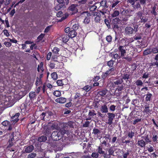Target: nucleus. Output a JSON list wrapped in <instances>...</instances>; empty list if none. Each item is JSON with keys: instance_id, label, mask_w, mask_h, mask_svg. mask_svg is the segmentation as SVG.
Wrapping results in <instances>:
<instances>
[{"instance_id": "1", "label": "nucleus", "mask_w": 158, "mask_h": 158, "mask_svg": "<svg viewBox=\"0 0 158 158\" xmlns=\"http://www.w3.org/2000/svg\"><path fill=\"white\" fill-rule=\"evenodd\" d=\"M66 134V130L60 128L57 131H54L52 134L51 137L54 141H57L60 139Z\"/></svg>"}, {"instance_id": "2", "label": "nucleus", "mask_w": 158, "mask_h": 158, "mask_svg": "<svg viewBox=\"0 0 158 158\" xmlns=\"http://www.w3.org/2000/svg\"><path fill=\"white\" fill-rule=\"evenodd\" d=\"M148 19L144 16V14L142 11H139L136 13V16L135 20L138 23H145L147 22Z\"/></svg>"}, {"instance_id": "3", "label": "nucleus", "mask_w": 158, "mask_h": 158, "mask_svg": "<svg viewBox=\"0 0 158 158\" xmlns=\"http://www.w3.org/2000/svg\"><path fill=\"white\" fill-rule=\"evenodd\" d=\"M138 26L135 25L134 29L131 27H127L125 28L124 33L126 35L130 36L132 35L134 31L135 32L138 31Z\"/></svg>"}, {"instance_id": "4", "label": "nucleus", "mask_w": 158, "mask_h": 158, "mask_svg": "<svg viewBox=\"0 0 158 158\" xmlns=\"http://www.w3.org/2000/svg\"><path fill=\"white\" fill-rule=\"evenodd\" d=\"M78 5L77 4H71L67 9V12L69 14L73 15L77 13L78 12V9L77 8Z\"/></svg>"}, {"instance_id": "5", "label": "nucleus", "mask_w": 158, "mask_h": 158, "mask_svg": "<svg viewBox=\"0 0 158 158\" xmlns=\"http://www.w3.org/2000/svg\"><path fill=\"white\" fill-rule=\"evenodd\" d=\"M114 148L111 147L106 149V152L103 155L104 158H111V156H114Z\"/></svg>"}, {"instance_id": "6", "label": "nucleus", "mask_w": 158, "mask_h": 158, "mask_svg": "<svg viewBox=\"0 0 158 158\" xmlns=\"http://www.w3.org/2000/svg\"><path fill=\"white\" fill-rule=\"evenodd\" d=\"M152 111V109L151 107L149 106V104L146 103L144 107V110L143 112V113L150 115L151 114Z\"/></svg>"}, {"instance_id": "7", "label": "nucleus", "mask_w": 158, "mask_h": 158, "mask_svg": "<svg viewBox=\"0 0 158 158\" xmlns=\"http://www.w3.org/2000/svg\"><path fill=\"white\" fill-rule=\"evenodd\" d=\"M73 123L71 121L67 123L64 124L63 127H61V128L66 130V133H68L69 131V127L71 128L73 127Z\"/></svg>"}, {"instance_id": "8", "label": "nucleus", "mask_w": 158, "mask_h": 158, "mask_svg": "<svg viewBox=\"0 0 158 158\" xmlns=\"http://www.w3.org/2000/svg\"><path fill=\"white\" fill-rule=\"evenodd\" d=\"M107 114L108 115V119L107 123L109 125H111L113 123V121L115 117V115L113 113H108Z\"/></svg>"}, {"instance_id": "9", "label": "nucleus", "mask_w": 158, "mask_h": 158, "mask_svg": "<svg viewBox=\"0 0 158 158\" xmlns=\"http://www.w3.org/2000/svg\"><path fill=\"white\" fill-rule=\"evenodd\" d=\"M96 115V113L94 110H89L88 114V117L85 119L86 120H90L92 118H94V117Z\"/></svg>"}, {"instance_id": "10", "label": "nucleus", "mask_w": 158, "mask_h": 158, "mask_svg": "<svg viewBox=\"0 0 158 158\" xmlns=\"http://www.w3.org/2000/svg\"><path fill=\"white\" fill-rule=\"evenodd\" d=\"M2 124L4 127H8V128H7V131H10L12 130V125L10 122L7 120L4 121L2 123Z\"/></svg>"}, {"instance_id": "11", "label": "nucleus", "mask_w": 158, "mask_h": 158, "mask_svg": "<svg viewBox=\"0 0 158 158\" xmlns=\"http://www.w3.org/2000/svg\"><path fill=\"white\" fill-rule=\"evenodd\" d=\"M128 44H127L126 43L124 46H121L119 45L118 47V49L120 52V56L121 57H123L125 56V54L126 53V51L124 49V47L126 46V45H127Z\"/></svg>"}, {"instance_id": "12", "label": "nucleus", "mask_w": 158, "mask_h": 158, "mask_svg": "<svg viewBox=\"0 0 158 158\" xmlns=\"http://www.w3.org/2000/svg\"><path fill=\"white\" fill-rule=\"evenodd\" d=\"M123 82V79L121 78H117L113 81L112 84L113 85L116 86L122 85Z\"/></svg>"}, {"instance_id": "13", "label": "nucleus", "mask_w": 158, "mask_h": 158, "mask_svg": "<svg viewBox=\"0 0 158 158\" xmlns=\"http://www.w3.org/2000/svg\"><path fill=\"white\" fill-rule=\"evenodd\" d=\"M136 145L141 148H144L146 145V142L143 139H139L136 143Z\"/></svg>"}, {"instance_id": "14", "label": "nucleus", "mask_w": 158, "mask_h": 158, "mask_svg": "<svg viewBox=\"0 0 158 158\" xmlns=\"http://www.w3.org/2000/svg\"><path fill=\"white\" fill-rule=\"evenodd\" d=\"M24 148H25V152L27 153L31 152L34 149V147L32 145L25 146Z\"/></svg>"}, {"instance_id": "15", "label": "nucleus", "mask_w": 158, "mask_h": 158, "mask_svg": "<svg viewBox=\"0 0 158 158\" xmlns=\"http://www.w3.org/2000/svg\"><path fill=\"white\" fill-rule=\"evenodd\" d=\"M20 115V113L19 112L16 113L14 115L11 117V119L14 122L16 123L19 120L18 118Z\"/></svg>"}, {"instance_id": "16", "label": "nucleus", "mask_w": 158, "mask_h": 158, "mask_svg": "<svg viewBox=\"0 0 158 158\" xmlns=\"http://www.w3.org/2000/svg\"><path fill=\"white\" fill-rule=\"evenodd\" d=\"M97 92L98 95H99L101 96L104 97L106 94L107 93V90L105 89H100L98 90Z\"/></svg>"}, {"instance_id": "17", "label": "nucleus", "mask_w": 158, "mask_h": 158, "mask_svg": "<svg viewBox=\"0 0 158 158\" xmlns=\"http://www.w3.org/2000/svg\"><path fill=\"white\" fill-rule=\"evenodd\" d=\"M55 101L57 103L63 104L66 102V99L65 98L61 97L56 99Z\"/></svg>"}, {"instance_id": "18", "label": "nucleus", "mask_w": 158, "mask_h": 158, "mask_svg": "<svg viewBox=\"0 0 158 158\" xmlns=\"http://www.w3.org/2000/svg\"><path fill=\"white\" fill-rule=\"evenodd\" d=\"M27 102L23 103L21 105L20 108L23 112L25 113L27 112Z\"/></svg>"}, {"instance_id": "19", "label": "nucleus", "mask_w": 158, "mask_h": 158, "mask_svg": "<svg viewBox=\"0 0 158 158\" xmlns=\"http://www.w3.org/2000/svg\"><path fill=\"white\" fill-rule=\"evenodd\" d=\"M100 111L102 113H106L108 112V108L107 106L105 104L102 105L100 109Z\"/></svg>"}, {"instance_id": "20", "label": "nucleus", "mask_w": 158, "mask_h": 158, "mask_svg": "<svg viewBox=\"0 0 158 158\" xmlns=\"http://www.w3.org/2000/svg\"><path fill=\"white\" fill-rule=\"evenodd\" d=\"M43 134L46 137L47 136L48 137H51L52 133L51 129L48 128L44 131Z\"/></svg>"}, {"instance_id": "21", "label": "nucleus", "mask_w": 158, "mask_h": 158, "mask_svg": "<svg viewBox=\"0 0 158 158\" xmlns=\"http://www.w3.org/2000/svg\"><path fill=\"white\" fill-rule=\"evenodd\" d=\"M82 96L80 93L77 92L76 93L74 98L75 100H77V103H80L79 99L82 97Z\"/></svg>"}, {"instance_id": "22", "label": "nucleus", "mask_w": 158, "mask_h": 158, "mask_svg": "<svg viewBox=\"0 0 158 158\" xmlns=\"http://www.w3.org/2000/svg\"><path fill=\"white\" fill-rule=\"evenodd\" d=\"M77 33L74 30H71L69 33V36L71 38H73L76 36Z\"/></svg>"}, {"instance_id": "23", "label": "nucleus", "mask_w": 158, "mask_h": 158, "mask_svg": "<svg viewBox=\"0 0 158 158\" xmlns=\"http://www.w3.org/2000/svg\"><path fill=\"white\" fill-rule=\"evenodd\" d=\"M69 37L68 35H63L62 36L61 38L62 40L64 43H66L69 40Z\"/></svg>"}, {"instance_id": "24", "label": "nucleus", "mask_w": 158, "mask_h": 158, "mask_svg": "<svg viewBox=\"0 0 158 158\" xmlns=\"http://www.w3.org/2000/svg\"><path fill=\"white\" fill-rule=\"evenodd\" d=\"M97 152L100 154H103L105 153V152L103 150L102 146L100 145L98 147V148L97 149Z\"/></svg>"}, {"instance_id": "25", "label": "nucleus", "mask_w": 158, "mask_h": 158, "mask_svg": "<svg viewBox=\"0 0 158 158\" xmlns=\"http://www.w3.org/2000/svg\"><path fill=\"white\" fill-rule=\"evenodd\" d=\"M129 75L127 74V73L126 74H125L123 75V76L122 78H121V79H123V80L124 79L125 80H126V82H127L128 81L129 83L131 82V80H129L128 79H129Z\"/></svg>"}, {"instance_id": "26", "label": "nucleus", "mask_w": 158, "mask_h": 158, "mask_svg": "<svg viewBox=\"0 0 158 158\" xmlns=\"http://www.w3.org/2000/svg\"><path fill=\"white\" fill-rule=\"evenodd\" d=\"M29 95L30 99L34 100L36 97V94L35 92H31L29 93Z\"/></svg>"}, {"instance_id": "27", "label": "nucleus", "mask_w": 158, "mask_h": 158, "mask_svg": "<svg viewBox=\"0 0 158 158\" xmlns=\"http://www.w3.org/2000/svg\"><path fill=\"white\" fill-rule=\"evenodd\" d=\"M107 71L109 72L108 73L109 75H112L115 73L116 69L114 68L113 67L110 68Z\"/></svg>"}, {"instance_id": "28", "label": "nucleus", "mask_w": 158, "mask_h": 158, "mask_svg": "<svg viewBox=\"0 0 158 158\" xmlns=\"http://www.w3.org/2000/svg\"><path fill=\"white\" fill-rule=\"evenodd\" d=\"M101 132L100 130L98 128H94L93 130L92 134L94 135H98L100 134Z\"/></svg>"}, {"instance_id": "29", "label": "nucleus", "mask_w": 158, "mask_h": 158, "mask_svg": "<svg viewBox=\"0 0 158 158\" xmlns=\"http://www.w3.org/2000/svg\"><path fill=\"white\" fill-rule=\"evenodd\" d=\"M47 139V137L45 135H42L38 138V141L40 142H45Z\"/></svg>"}, {"instance_id": "30", "label": "nucleus", "mask_w": 158, "mask_h": 158, "mask_svg": "<svg viewBox=\"0 0 158 158\" xmlns=\"http://www.w3.org/2000/svg\"><path fill=\"white\" fill-rule=\"evenodd\" d=\"M133 8L135 10L138 9L139 8H141V5L139 2H136L135 4H134L133 5H132Z\"/></svg>"}, {"instance_id": "31", "label": "nucleus", "mask_w": 158, "mask_h": 158, "mask_svg": "<svg viewBox=\"0 0 158 158\" xmlns=\"http://www.w3.org/2000/svg\"><path fill=\"white\" fill-rule=\"evenodd\" d=\"M119 24H113L112 27L114 31H118L119 28L120 26L118 25Z\"/></svg>"}, {"instance_id": "32", "label": "nucleus", "mask_w": 158, "mask_h": 158, "mask_svg": "<svg viewBox=\"0 0 158 158\" xmlns=\"http://www.w3.org/2000/svg\"><path fill=\"white\" fill-rule=\"evenodd\" d=\"M107 10V9L102 8V10H99V11L100 12L101 14H102L101 15H102V16L104 17L105 16H104L105 15V14L106 13Z\"/></svg>"}, {"instance_id": "33", "label": "nucleus", "mask_w": 158, "mask_h": 158, "mask_svg": "<svg viewBox=\"0 0 158 158\" xmlns=\"http://www.w3.org/2000/svg\"><path fill=\"white\" fill-rule=\"evenodd\" d=\"M151 51V49L150 48L145 50L143 52V55L145 56L151 54V53H152V51Z\"/></svg>"}, {"instance_id": "34", "label": "nucleus", "mask_w": 158, "mask_h": 158, "mask_svg": "<svg viewBox=\"0 0 158 158\" xmlns=\"http://www.w3.org/2000/svg\"><path fill=\"white\" fill-rule=\"evenodd\" d=\"M42 83V81L41 78L37 77L36 78V81L35 84L36 86H39Z\"/></svg>"}, {"instance_id": "35", "label": "nucleus", "mask_w": 158, "mask_h": 158, "mask_svg": "<svg viewBox=\"0 0 158 158\" xmlns=\"http://www.w3.org/2000/svg\"><path fill=\"white\" fill-rule=\"evenodd\" d=\"M54 95L56 97H59L61 95V92L59 90H56L53 93Z\"/></svg>"}, {"instance_id": "36", "label": "nucleus", "mask_w": 158, "mask_h": 158, "mask_svg": "<svg viewBox=\"0 0 158 158\" xmlns=\"http://www.w3.org/2000/svg\"><path fill=\"white\" fill-rule=\"evenodd\" d=\"M97 8V6L95 5H90L89 6V10L91 12L95 11Z\"/></svg>"}, {"instance_id": "37", "label": "nucleus", "mask_w": 158, "mask_h": 158, "mask_svg": "<svg viewBox=\"0 0 158 158\" xmlns=\"http://www.w3.org/2000/svg\"><path fill=\"white\" fill-rule=\"evenodd\" d=\"M88 14H90L89 13H88L87 16L85 17V19L84 20V22L86 24H88L90 21V18L89 17V16L88 15Z\"/></svg>"}, {"instance_id": "38", "label": "nucleus", "mask_w": 158, "mask_h": 158, "mask_svg": "<svg viewBox=\"0 0 158 158\" xmlns=\"http://www.w3.org/2000/svg\"><path fill=\"white\" fill-rule=\"evenodd\" d=\"M52 78L53 80H56L58 78L57 75L56 73L53 72L51 74Z\"/></svg>"}, {"instance_id": "39", "label": "nucleus", "mask_w": 158, "mask_h": 158, "mask_svg": "<svg viewBox=\"0 0 158 158\" xmlns=\"http://www.w3.org/2000/svg\"><path fill=\"white\" fill-rule=\"evenodd\" d=\"M152 95L151 94L148 93L146 94V97L145 98V101L147 102L150 101Z\"/></svg>"}, {"instance_id": "40", "label": "nucleus", "mask_w": 158, "mask_h": 158, "mask_svg": "<svg viewBox=\"0 0 158 158\" xmlns=\"http://www.w3.org/2000/svg\"><path fill=\"white\" fill-rule=\"evenodd\" d=\"M117 87L116 88V90L120 91L122 90L123 89L124 86L123 84H122L119 86H116Z\"/></svg>"}, {"instance_id": "41", "label": "nucleus", "mask_w": 158, "mask_h": 158, "mask_svg": "<svg viewBox=\"0 0 158 158\" xmlns=\"http://www.w3.org/2000/svg\"><path fill=\"white\" fill-rule=\"evenodd\" d=\"M119 14V12L118 10H115L111 15L112 17H115L118 16Z\"/></svg>"}, {"instance_id": "42", "label": "nucleus", "mask_w": 158, "mask_h": 158, "mask_svg": "<svg viewBox=\"0 0 158 158\" xmlns=\"http://www.w3.org/2000/svg\"><path fill=\"white\" fill-rule=\"evenodd\" d=\"M156 6H154L153 7L152 9L151 12V13L153 15L155 16H156L157 15V12H156Z\"/></svg>"}, {"instance_id": "43", "label": "nucleus", "mask_w": 158, "mask_h": 158, "mask_svg": "<svg viewBox=\"0 0 158 158\" xmlns=\"http://www.w3.org/2000/svg\"><path fill=\"white\" fill-rule=\"evenodd\" d=\"M135 135V133L133 132L131 130L128 133V136L129 138L132 139Z\"/></svg>"}, {"instance_id": "44", "label": "nucleus", "mask_w": 158, "mask_h": 158, "mask_svg": "<svg viewBox=\"0 0 158 158\" xmlns=\"http://www.w3.org/2000/svg\"><path fill=\"white\" fill-rule=\"evenodd\" d=\"M120 22V19L118 18H116L113 20L112 24H119Z\"/></svg>"}, {"instance_id": "45", "label": "nucleus", "mask_w": 158, "mask_h": 158, "mask_svg": "<svg viewBox=\"0 0 158 158\" xmlns=\"http://www.w3.org/2000/svg\"><path fill=\"white\" fill-rule=\"evenodd\" d=\"M141 138H144V139L145 140V142H146V144L148 143H149L151 142L150 140L149 139V137L148 135H147L145 137L142 136Z\"/></svg>"}, {"instance_id": "46", "label": "nucleus", "mask_w": 158, "mask_h": 158, "mask_svg": "<svg viewBox=\"0 0 158 158\" xmlns=\"http://www.w3.org/2000/svg\"><path fill=\"white\" fill-rule=\"evenodd\" d=\"M108 72L106 71L104 73H103L102 75V78L104 80L105 79L109 74Z\"/></svg>"}, {"instance_id": "47", "label": "nucleus", "mask_w": 158, "mask_h": 158, "mask_svg": "<svg viewBox=\"0 0 158 158\" xmlns=\"http://www.w3.org/2000/svg\"><path fill=\"white\" fill-rule=\"evenodd\" d=\"M59 51L60 49L59 48L57 47H54L52 51L53 53H55V54H59L58 52Z\"/></svg>"}, {"instance_id": "48", "label": "nucleus", "mask_w": 158, "mask_h": 158, "mask_svg": "<svg viewBox=\"0 0 158 158\" xmlns=\"http://www.w3.org/2000/svg\"><path fill=\"white\" fill-rule=\"evenodd\" d=\"M64 6V5H63L62 4H60L57 5L55 6V9L56 10H60L61 8L63 6Z\"/></svg>"}, {"instance_id": "49", "label": "nucleus", "mask_w": 158, "mask_h": 158, "mask_svg": "<svg viewBox=\"0 0 158 158\" xmlns=\"http://www.w3.org/2000/svg\"><path fill=\"white\" fill-rule=\"evenodd\" d=\"M36 154L35 153H30L28 155L27 158H34L36 156Z\"/></svg>"}, {"instance_id": "50", "label": "nucleus", "mask_w": 158, "mask_h": 158, "mask_svg": "<svg viewBox=\"0 0 158 158\" xmlns=\"http://www.w3.org/2000/svg\"><path fill=\"white\" fill-rule=\"evenodd\" d=\"M114 61L111 60L110 61L107 62V65L108 66L110 67H111L113 66V64Z\"/></svg>"}, {"instance_id": "51", "label": "nucleus", "mask_w": 158, "mask_h": 158, "mask_svg": "<svg viewBox=\"0 0 158 158\" xmlns=\"http://www.w3.org/2000/svg\"><path fill=\"white\" fill-rule=\"evenodd\" d=\"M152 53H153L154 54H156L158 52V48L155 47L151 49V51Z\"/></svg>"}, {"instance_id": "52", "label": "nucleus", "mask_w": 158, "mask_h": 158, "mask_svg": "<svg viewBox=\"0 0 158 158\" xmlns=\"http://www.w3.org/2000/svg\"><path fill=\"white\" fill-rule=\"evenodd\" d=\"M147 149L149 152H152L154 151V147L151 146L150 145H149V147H148Z\"/></svg>"}, {"instance_id": "53", "label": "nucleus", "mask_w": 158, "mask_h": 158, "mask_svg": "<svg viewBox=\"0 0 158 158\" xmlns=\"http://www.w3.org/2000/svg\"><path fill=\"white\" fill-rule=\"evenodd\" d=\"M79 25L78 23H76L73 25L72 29H73V30H74L76 31L79 28Z\"/></svg>"}, {"instance_id": "54", "label": "nucleus", "mask_w": 158, "mask_h": 158, "mask_svg": "<svg viewBox=\"0 0 158 158\" xmlns=\"http://www.w3.org/2000/svg\"><path fill=\"white\" fill-rule=\"evenodd\" d=\"M46 115V113L44 112H43L40 115V118L41 119L40 120H42L43 121H44L45 120V118H44Z\"/></svg>"}, {"instance_id": "55", "label": "nucleus", "mask_w": 158, "mask_h": 158, "mask_svg": "<svg viewBox=\"0 0 158 158\" xmlns=\"http://www.w3.org/2000/svg\"><path fill=\"white\" fill-rule=\"evenodd\" d=\"M135 84L137 86H141L142 85L143 83L141 80H138L135 82Z\"/></svg>"}, {"instance_id": "56", "label": "nucleus", "mask_w": 158, "mask_h": 158, "mask_svg": "<svg viewBox=\"0 0 158 158\" xmlns=\"http://www.w3.org/2000/svg\"><path fill=\"white\" fill-rule=\"evenodd\" d=\"M158 138V134H154L152 138V140L154 142H157V139Z\"/></svg>"}, {"instance_id": "57", "label": "nucleus", "mask_w": 158, "mask_h": 158, "mask_svg": "<svg viewBox=\"0 0 158 158\" xmlns=\"http://www.w3.org/2000/svg\"><path fill=\"white\" fill-rule=\"evenodd\" d=\"M106 40L108 43H111L112 40L111 36L110 35H107L106 37Z\"/></svg>"}, {"instance_id": "58", "label": "nucleus", "mask_w": 158, "mask_h": 158, "mask_svg": "<svg viewBox=\"0 0 158 158\" xmlns=\"http://www.w3.org/2000/svg\"><path fill=\"white\" fill-rule=\"evenodd\" d=\"M91 87L90 86H89L88 85H86L84 86L82 89L84 90H85L87 92H88L91 89Z\"/></svg>"}, {"instance_id": "59", "label": "nucleus", "mask_w": 158, "mask_h": 158, "mask_svg": "<svg viewBox=\"0 0 158 158\" xmlns=\"http://www.w3.org/2000/svg\"><path fill=\"white\" fill-rule=\"evenodd\" d=\"M91 156L93 158H98L99 156V154L98 152H94L91 154Z\"/></svg>"}, {"instance_id": "60", "label": "nucleus", "mask_w": 158, "mask_h": 158, "mask_svg": "<svg viewBox=\"0 0 158 158\" xmlns=\"http://www.w3.org/2000/svg\"><path fill=\"white\" fill-rule=\"evenodd\" d=\"M45 35V34L41 33L37 37V39L39 40V41L43 39Z\"/></svg>"}, {"instance_id": "61", "label": "nucleus", "mask_w": 158, "mask_h": 158, "mask_svg": "<svg viewBox=\"0 0 158 158\" xmlns=\"http://www.w3.org/2000/svg\"><path fill=\"white\" fill-rule=\"evenodd\" d=\"M56 83L57 85L59 86H62L64 85V84L63 83L62 80H57L56 81Z\"/></svg>"}, {"instance_id": "62", "label": "nucleus", "mask_w": 158, "mask_h": 158, "mask_svg": "<svg viewBox=\"0 0 158 158\" xmlns=\"http://www.w3.org/2000/svg\"><path fill=\"white\" fill-rule=\"evenodd\" d=\"M71 101H72V99H70V100H69L70 102L66 104L65 106L66 107L69 108V107H71V106H72V103L71 102Z\"/></svg>"}, {"instance_id": "63", "label": "nucleus", "mask_w": 158, "mask_h": 158, "mask_svg": "<svg viewBox=\"0 0 158 158\" xmlns=\"http://www.w3.org/2000/svg\"><path fill=\"white\" fill-rule=\"evenodd\" d=\"M90 122L89 121H86L85 123L83 125V127H89Z\"/></svg>"}, {"instance_id": "64", "label": "nucleus", "mask_w": 158, "mask_h": 158, "mask_svg": "<svg viewBox=\"0 0 158 158\" xmlns=\"http://www.w3.org/2000/svg\"><path fill=\"white\" fill-rule=\"evenodd\" d=\"M98 101H95L93 102V106L94 108H98Z\"/></svg>"}]
</instances>
